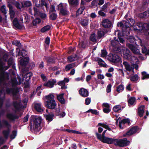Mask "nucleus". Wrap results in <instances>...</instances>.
<instances>
[{
	"label": "nucleus",
	"instance_id": "obj_1",
	"mask_svg": "<svg viewBox=\"0 0 149 149\" xmlns=\"http://www.w3.org/2000/svg\"><path fill=\"white\" fill-rule=\"evenodd\" d=\"M46 98L47 100L45 102V104L47 107L50 109H54L57 104L53 95L50 94L46 96Z\"/></svg>",
	"mask_w": 149,
	"mask_h": 149
},
{
	"label": "nucleus",
	"instance_id": "obj_2",
	"mask_svg": "<svg viewBox=\"0 0 149 149\" xmlns=\"http://www.w3.org/2000/svg\"><path fill=\"white\" fill-rule=\"evenodd\" d=\"M132 20V23H129L127 24V23L125 25V27L126 28V30H125L123 28L122 29V31L121 32H120V31L118 30L117 31H116V33H117V34L118 36V38L119 40V41L121 43H123L124 42V41L123 39L120 37V36H124L125 35H127V33L126 31V30L127 31L129 29V27H130L134 23V21L132 19H130V20L131 21V20ZM127 21L129 22V21H128L127 20Z\"/></svg>",
	"mask_w": 149,
	"mask_h": 149
},
{
	"label": "nucleus",
	"instance_id": "obj_3",
	"mask_svg": "<svg viewBox=\"0 0 149 149\" xmlns=\"http://www.w3.org/2000/svg\"><path fill=\"white\" fill-rule=\"evenodd\" d=\"M41 119L39 117H37L34 120L33 122V128L35 131L38 132L41 129Z\"/></svg>",
	"mask_w": 149,
	"mask_h": 149
},
{
	"label": "nucleus",
	"instance_id": "obj_4",
	"mask_svg": "<svg viewBox=\"0 0 149 149\" xmlns=\"http://www.w3.org/2000/svg\"><path fill=\"white\" fill-rule=\"evenodd\" d=\"M13 3L15 5L18 9H20L22 7H28L31 5V2L29 1H24L23 2L22 4H20L18 2L13 1Z\"/></svg>",
	"mask_w": 149,
	"mask_h": 149
},
{
	"label": "nucleus",
	"instance_id": "obj_5",
	"mask_svg": "<svg viewBox=\"0 0 149 149\" xmlns=\"http://www.w3.org/2000/svg\"><path fill=\"white\" fill-rule=\"evenodd\" d=\"M115 143V145L123 147L128 145L130 142L127 140L126 139H124L120 140L116 139Z\"/></svg>",
	"mask_w": 149,
	"mask_h": 149
},
{
	"label": "nucleus",
	"instance_id": "obj_6",
	"mask_svg": "<svg viewBox=\"0 0 149 149\" xmlns=\"http://www.w3.org/2000/svg\"><path fill=\"white\" fill-rule=\"evenodd\" d=\"M108 59L110 61L113 63H117L120 61V58L117 55L110 54L109 55Z\"/></svg>",
	"mask_w": 149,
	"mask_h": 149
},
{
	"label": "nucleus",
	"instance_id": "obj_7",
	"mask_svg": "<svg viewBox=\"0 0 149 149\" xmlns=\"http://www.w3.org/2000/svg\"><path fill=\"white\" fill-rule=\"evenodd\" d=\"M67 5L64 3H60L57 5V9L60 10L61 13L63 15H65L68 14V12L65 9V7Z\"/></svg>",
	"mask_w": 149,
	"mask_h": 149
},
{
	"label": "nucleus",
	"instance_id": "obj_8",
	"mask_svg": "<svg viewBox=\"0 0 149 149\" xmlns=\"http://www.w3.org/2000/svg\"><path fill=\"white\" fill-rule=\"evenodd\" d=\"M128 60L131 61V64H132L133 66L135 68L136 70H137L138 68L137 64L139 63V61L137 58L131 56Z\"/></svg>",
	"mask_w": 149,
	"mask_h": 149
},
{
	"label": "nucleus",
	"instance_id": "obj_9",
	"mask_svg": "<svg viewBox=\"0 0 149 149\" xmlns=\"http://www.w3.org/2000/svg\"><path fill=\"white\" fill-rule=\"evenodd\" d=\"M123 64L125 67L126 70L128 71H132L134 72V70L135 68L133 66L132 64L130 65L127 62L124 61L123 62Z\"/></svg>",
	"mask_w": 149,
	"mask_h": 149
},
{
	"label": "nucleus",
	"instance_id": "obj_10",
	"mask_svg": "<svg viewBox=\"0 0 149 149\" xmlns=\"http://www.w3.org/2000/svg\"><path fill=\"white\" fill-rule=\"evenodd\" d=\"M127 45L131 49L134 54H140V52L137 47H135L133 45L129 43H127Z\"/></svg>",
	"mask_w": 149,
	"mask_h": 149
},
{
	"label": "nucleus",
	"instance_id": "obj_11",
	"mask_svg": "<svg viewBox=\"0 0 149 149\" xmlns=\"http://www.w3.org/2000/svg\"><path fill=\"white\" fill-rule=\"evenodd\" d=\"M121 50V52H123V56L124 58L128 60L130 58L131 56V53L130 50L127 49H122Z\"/></svg>",
	"mask_w": 149,
	"mask_h": 149
},
{
	"label": "nucleus",
	"instance_id": "obj_12",
	"mask_svg": "<svg viewBox=\"0 0 149 149\" xmlns=\"http://www.w3.org/2000/svg\"><path fill=\"white\" fill-rule=\"evenodd\" d=\"M116 139L106 137L104 139H102L101 141L104 143L107 144H114L115 145V142Z\"/></svg>",
	"mask_w": 149,
	"mask_h": 149
},
{
	"label": "nucleus",
	"instance_id": "obj_13",
	"mask_svg": "<svg viewBox=\"0 0 149 149\" xmlns=\"http://www.w3.org/2000/svg\"><path fill=\"white\" fill-rule=\"evenodd\" d=\"M13 1L12 2H10H10L8 1V6L10 9V14L11 19L13 18L15 15V13L13 10V7L12 5V4H13Z\"/></svg>",
	"mask_w": 149,
	"mask_h": 149
},
{
	"label": "nucleus",
	"instance_id": "obj_14",
	"mask_svg": "<svg viewBox=\"0 0 149 149\" xmlns=\"http://www.w3.org/2000/svg\"><path fill=\"white\" fill-rule=\"evenodd\" d=\"M147 25V24L146 23L143 24L142 23H137V26H138V28L137 29H134V31L138 30L141 31L143 29L147 30L146 27V26Z\"/></svg>",
	"mask_w": 149,
	"mask_h": 149
},
{
	"label": "nucleus",
	"instance_id": "obj_15",
	"mask_svg": "<svg viewBox=\"0 0 149 149\" xmlns=\"http://www.w3.org/2000/svg\"><path fill=\"white\" fill-rule=\"evenodd\" d=\"M138 130L139 129L137 127H133L127 132L126 134L128 136L131 135L136 133Z\"/></svg>",
	"mask_w": 149,
	"mask_h": 149
},
{
	"label": "nucleus",
	"instance_id": "obj_16",
	"mask_svg": "<svg viewBox=\"0 0 149 149\" xmlns=\"http://www.w3.org/2000/svg\"><path fill=\"white\" fill-rule=\"evenodd\" d=\"M79 94L84 97H86L88 96L89 93L88 91L84 88H81L79 91Z\"/></svg>",
	"mask_w": 149,
	"mask_h": 149
},
{
	"label": "nucleus",
	"instance_id": "obj_17",
	"mask_svg": "<svg viewBox=\"0 0 149 149\" xmlns=\"http://www.w3.org/2000/svg\"><path fill=\"white\" fill-rule=\"evenodd\" d=\"M103 26L105 28H109L111 26V22L107 19L104 20L102 22Z\"/></svg>",
	"mask_w": 149,
	"mask_h": 149
},
{
	"label": "nucleus",
	"instance_id": "obj_18",
	"mask_svg": "<svg viewBox=\"0 0 149 149\" xmlns=\"http://www.w3.org/2000/svg\"><path fill=\"white\" fill-rule=\"evenodd\" d=\"M33 1L35 3L36 6L37 7H39L42 5H45L47 9H48V6L47 4L46 3L44 0H39L40 3H37L36 0H33Z\"/></svg>",
	"mask_w": 149,
	"mask_h": 149
},
{
	"label": "nucleus",
	"instance_id": "obj_19",
	"mask_svg": "<svg viewBox=\"0 0 149 149\" xmlns=\"http://www.w3.org/2000/svg\"><path fill=\"white\" fill-rule=\"evenodd\" d=\"M130 123V121L128 119H124L119 122V126L120 128L123 129L124 127V124L125 123H128L129 124Z\"/></svg>",
	"mask_w": 149,
	"mask_h": 149
},
{
	"label": "nucleus",
	"instance_id": "obj_20",
	"mask_svg": "<svg viewBox=\"0 0 149 149\" xmlns=\"http://www.w3.org/2000/svg\"><path fill=\"white\" fill-rule=\"evenodd\" d=\"M56 83V81L53 80L52 81H49L45 83L44 86L51 88L53 87L54 85Z\"/></svg>",
	"mask_w": 149,
	"mask_h": 149
},
{
	"label": "nucleus",
	"instance_id": "obj_21",
	"mask_svg": "<svg viewBox=\"0 0 149 149\" xmlns=\"http://www.w3.org/2000/svg\"><path fill=\"white\" fill-rule=\"evenodd\" d=\"M116 38H115L111 42V46L114 47L113 49L114 50H116L115 48H117L118 49V45L119 44V41L116 39Z\"/></svg>",
	"mask_w": 149,
	"mask_h": 149
},
{
	"label": "nucleus",
	"instance_id": "obj_22",
	"mask_svg": "<svg viewBox=\"0 0 149 149\" xmlns=\"http://www.w3.org/2000/svg\"><path fill=\"white\" fill-rule=\"evenodd\" d=\"M79 0H68L69 4L72 6H76L79 4Z\"/></svg>",
	"mask_w": 149,
	"mask_h": 149
},
{
	"label": "nucleus",
	"instance_id": "obj_23",
	"mask_svg": "<svg viewBox=\"0 0 149 149\" xmlns=\"http://www.w3.org/2000/svg\"><path fill=\"white\" fill-rule=\"evenodd\" d=\"M29 61V58L28 57L23 58L20 61V62L22 65H25L28 63Z\"/></svg>",
	"mask_w": 149,
	"mask_h": 149
},
{
	"label": "nucleus",
	"instance_id": "obj_24",
	"mask_svg": "<svg viewBox=\"0 0 149 149\" xmlns=\"http://www.w3.org/2000/svg\"><path fill=\"white\" fill-rule=\"evenodd\" d=\"M145 106L144 105L141 106L138 109V113L140 117H142L144 112Z\"/></svg>",
	"mask_w": 149,
	"mask_h": 149
},
{
	"label": "nucleus",
	"instance_id": "obj_25",
	"mask_svg": "<svg viewBox=\"0 0 149 149\" xmlns=\"http://www.w3.org/2000/svg\"><path fill=\"white\" fill-rule=\"evenodd\" d=\"M56 115L60 118H63L65 115V113L63 111L61 113L60 112V110L59 109H57L56 110Z\"/></svg>",
	"mask_w": 149,
	"mask_h": 149
},
{
	"label": "nucleus",
	"instance_id": "obj_26",
	"mask_svg": "<svg viewBox=\"0 0 149 149\" xmlns=\"http://www.w3.org/2000/svg\"><path fill=\"white\" fill-rule=\"evenodd\" d=\"M64 93H62L57 96V99L62 104H64L65 101L63 97Z\"/></svg>",
	"mask_w": 149,
	"mask_h": 149
},
{
	"label": "nucleus",
	"instance_id": "obj_27",
	"mask_svg": "<svg viewBox=\"0 0 149 149\" xmlns=\"http://www.w3.org/2000/svg\"><path fill=\"white\" fill-rule=\"evenodd\" d=\"M35 107L36 110L38 112H41L43 111L40 104L36 103L35 105Z\"/></svg>",
	"mask_w": 149,
	"mask_h": 149
},
{
	"label": "nucleus",
	"instance_id": "obj_28",
	"mask_svg": "<svg viewBox=\"0 0 149 149\" xmlns=\"http://www.w3.org/2000/svg\"><path fill=\"white\" fill-rule=\"evenodd\" d=\"M107 32V30L105 29H103L102 30L99 31L97 33L98 36L101 37L104 36V34Z\"/></svg>",
	"mask_w": 149,
	"mask_h": 149
},
{
	"label": "nucleus",
	"instance_id": "obj_29",
	"mask_svg": "<svg viewBox=\"0 0 149 149\" xmlns=\"http://www.w3.org/2000/svg\"><path fill=\"white\" fill-rule=\"evenodd\" d=\"M45 116L47 120L48 121L50 122L52 121L54 115L52 113H51L49 114L45 115Z\"/></svg>",
	"mask_w": 149,
	"mask_h": 149
},
{
	"label": "nucleus",
	"instance_id": "obj_30",
	"mask_svg": "<svg viewBox=\"0 0 149 149\" xmlns=\"http://www.w3.org/2000/svg\"><path fill=\"white\" fill-rule=\"evenodd\" d=\"M128 103L130 105L135 104L136 103V99L134 97H131L128 100Z\"/></svg>",
	"mask_w": 149,
	"mask_h": 149
},
{
	"label": "nucleus",
	"instance_id": "obj_31",
	"mask_svg": "<svg viewBox=\"0 0 149 149\" xmlns=\"http://www.w3.org/2000/svg\"><path fill=\"white\" fill-rule=\"evenodd\" d=\"M19 100L18 99L16 101L14 102V106L16 109H17L19 107H22L20 104V102H19Z\"/></svg>",
	"mask_w": 149,
	"mask_h": 149
},
{
	"label": "nucleus",
	"instance_id": "obj_32",
	"mask_svg": "<svg viewBox=\"0 0 149 149\" xmlns=\"http://www.w3.org/2000/svg\"><path fill=\"white\" fill-rule=\"evenodd\" d=\"M13 23L15 27L18 29L20 28V25L18 23L17 18H15L13 19Z\"/></svg>",
	"mask_w": 149,
	"mask_h": 149
},
{
	"label": "nucleus",
	"instance_id": "obj_33",
	"mask_svg": "<svg viewBox=\"0 0 149 149\" xmlns=\"http://www.w3.org/2000/svg\"><path fill=\"white\" fill-rule=\"evenodd\" d=\"M98 63L99 65L103 67H107V66L105 63L101 58L99 59Z\"/></svg>",
	"mask_w": 149,
	"mask_h": 149
},
{
	"label": "nucleus",
	"instance_id": "obj_34",
	"mask_svg": "<svg viewBox=\"0 0 149 149\" xmlns=\"http://www.w3.org/2000/svg\"><path fill=\"white\" fill-rule=\"evenodd\" d=\"M97 138L100 140L101 141L102 139H104L105 138H106V137L105 136V134L103 132L102 133V135L100 134H98L97 133H96Z\"/></svg>",
	"mask_w": 149,
	"mask_h": 149
},
{
	"label": "nucleus",
	"instance_id": "obj_35",
	"mask_svg": "<svg viewBox=\"0 0 149 149\" xmlns=\"http://www.w3.org/2000/svg\"><path fill=\"white\" fill-rule=\"evenodd\" d=\"M142 79H145L149 78V74H147L146 72H142Z\"/></svg>",
	"mask_w": 149,
	"mask_h": 149
},
{
	"label": "nucleus",
	"instance_id": "obj_36",
	"mask_svg": "<svg viewBox=\"0 0 149 149\" xmlns=\"http://www.w3.org/2000/svg\"><path fill=\"white\" fill-rule=\"evenodd\" d=\"M31 76L32 73H27L25 75L24 79H25L26 81H28L31 79Z\"/></svg>",
	"mask_w": 149,
	"mask_h": 149
},
{
	"label": "nucleus",
	"instance_id": "obj_37",
	"mask_svg": "<svg viewBox=\"0 0 149 149\" xmlns=\"http://www.w3.org/2000/svg\"><path fill=\"white\" fill-rule=\"evenodd\" d=\"M57 84L58 85L61 86V89H65L67 88V87L65 85V84L63 80L58 82Z\"/></svg>",
	"mask_w": 149,
	"mask_h": 149
},
{
	"label": "nucleus",
	"instance_id": "obj_38",
	"mask_svg": "<svg viewBox=\"0 0 149 149\" xmlns=\"http://www.w3.org/2000/svg\"><path fill=\"white\" fill-rule=\"evenodd\" d=\"M124 89V86L122 85H120L117 87L116 91L119 93L122 92Z\"/></svg>",
	"mask_w": 149,
	"mask_h": 149
},
{
	"label": "nucleus",
	"instance_id": "obj_39",
	"mask_svg": "<svg viewBox=\"0 0 149 149\" xmlns=\"http://www.w3.org/2000/svg\"><path fill=\"white\" fill-rule=\"evenodd\" d=\"M7 116L8 119L10 120H13L17 118L16 116L11 113H8Z\"/></svg>",
	"mask_w": 149,
	"mask_h": 149
},
{
	"label": "nucleus",
	"instance_id": "obj_40",
	"mask_svg": "<svg viewBox=\"0 0 149 149\" xmlns=\"http://www.w3.org/2000/svg\"><path fill=\"white\" fill-rule=\"evenodd\" d=\"M139 79L138 76L136 74L130 77V80L133 81H137Z\"/></svg>",
	"mask_w": 149,
	"mask_h": 149
},
{
	"label": "nucleus",
	"instance_id": "obj_41",
	"mask_svg": "<svg viewBox=\"0 0 149 149\" xmlns=\"http://www.w3.org/2000/svg\"><path fill=\"white\" fill-rule=\"evenodd\" d=\"M121 109V107L120 105H117L115 106L113 108V111L115 112H118Z\"/></svg>",
	"mask_w": 149,
	"mask_h": 149
},
{
	"label": "nucleus",
	"instance_id": "obj_42",
	"mask_svg": "<svg viewBox=\"0 0 149 149\" xmlns=\"http://www.w3.org/2000/svg\"><path fill=\"white\" fill-rule=\"evenodd\" d=\"M50 29V26L49 25H47L44 26L42 28L41 30V31L42 32H45Z\"/></svg>",
	"mask_w": 149,
	"mask_h": 149
},
{
	"label": "nucleus",
	"instance_id": "obj_43",
	"mask_svg": "<svg viewBox=\"0 0 149 149\" xmlns=\"http://www.w3.org/2000/svg\"><path fill=\"white\" fill-rule=\"evenodd\" d=\"M74 65L73 63L69 64L65 67V70H69L71 68L74 67Z\"/></svg>",
	"mask_w": 149,
	"mask_h": 149
},
{
	"label": "nucleus",
	"instance_id": "obj_44",
	"mask_svg": "<svg viewBox=\"0 0 149 149\" xmlns=\"http://www.w3.org/2000/svg\"><path fill=\"white\" fill-rule=\"evenodd\" d=\"M81 23L83 26H86L88 24V19H83L81 21Z\"/></svg>",
	"mask_w": 149,
	"mask_h": 149
},
{
	"label": "nucleus",
	"instance_id": "obj_45",
	"mask_svg": "<svg viewBox=\"0 0 149 149\" xmlns=\"http://www.w3.org/2000/svg\"><path fill=\"white\" fill-rule=\"evenodd\" d=\"M10 131L9 129H8L7 130H4L3 132V134L5 136V139H6L8 136Z\"/></svg>",
	"mask_w": 149,
	"mask_h": 149
},
{
	"label": "nucleus",
	"instance_id": "obj_46",
	"mask_svg": "<svg viewBox=\"0 0 149 149\" xmlns=\"http://www.w3.org/2000/svg\"><path fill=\"white\" fill-rule=\"evenodd\" d=\"M84 9V8L83 7H81L79 8L77 12V15H78L81 14L83 12Z\"/></svg>",
	"mask_w": 149,
	"mask_h": 149
},
{
	"label": "nucleus",
	"instance_id": "obj_47",
	"mask_svg": "<svg viewBox=\"0 0 149 149\" xmlns=\"http://www.w3.org/2000/svg\"><path fill=\"white\" fill-rule=\"evenodd\" d=\"M90 40L93 42L96 41L95 34L94 33L92 34L90 37Z\"/></svg>",
	"mask_w": 149,
	"mask_h": 149
},
{
	"label": "nucleus",
	"instance_id": "obj_48",
	"mask_svg": "<svg viewBox=\"0 0 149 149\" xmlns=\"http://www.w3.org/2000/svg\"><path fill=\"white\" fill-rule=\"evenodd\" d=\"M79 47L81 48H84L85 47L86 45L83 41H81L79 44Z\"/></svg>",
	"mask_w": 149,
	"mask_h": 149
},
{
	"label": "nucleus",
	"instance_id": "obj_49",
	"mask_svg": "<svg viewBox=\"0 0 149 149\" xmlns=\"http://www.w3.org/2000/svg\"><path fill=\"white\" fill-rule=\"evenodd\" d=\"M40 19L37 18L34 20L33 23L34 25H36V24H38L40 22Z\"/></svg>",
	"mask_w": 149,
	"mask_h": 149
},
{
	"label": "nucleus",
	"instance_id": "obj_50",
	"mask_svg": "<svg viewBox=\"0 0 149 149\" xmlns=\"http://www.w3.org/2000/svg\"><path fill=\"white\" fill-rule=\"evenodd\" d=\"M135 40L134 37L132 36H130L127 39V41L130 43L133 42Z\"/></svg>",
	"mask_w": 149,
	"mask_h": 149
},
{
	"label": "nucleus",
	"instance_id": "obj_51",
	"mask_svg": "<svg viewBox=\"0 0 149 149\" xmlns=\"http://www.w3.org/2000/svg\"><path fill=\"white\" fill-rule=\"evenodd\" d=\"M110 5V3L109 2H107L102 7V9L103 10L106 9L108 6Z\"/></svg>",
	"mask_w": 149,
	"mask_h": 149
},
{
	"label": "nucleus",
	"instance_id": "obj_52",
	"mask_svg": "<svg viewBox=\"0 0 149 149\" xmlns=\"http://www.w3.org/2000/svg\"><path fill=\"white\" fill-rule=\"evenodd\" d=\"M57 16V15L56 13H53L50 15V18L51 19L54 20L56 19Z\"/></svg>",
	"mask_w": 149,
	"mask_h": 149
},
{
	"label": "nucleus",
	"instance_id": "obj_53",
	"mask_svg": "<svg viewBox=\"0 0 149 149\" xmlns=\"http://www.w3.org/2000/svg\"><path fill=\"white\" fill-rule=\"evenodd\" d=\"M17 135V132L15 131H13L11 134L10 135V137L11 139H14Z\"/></svg>",
	"mask_w": 149,
	"mask_h": 149
},
{
	"label": "nucleus",
	"instance_id": "obj_54",
	"mask_svg": "<svg viewBox=\"0 0 149 149\" xmlns=\"http://www.w3.org/2000/svg\"><path fill=\"white\" fill-rule=\"evenodd\" d=\"M107 53L106 50H102L101 54V56L102 57H105L107 56Z\"/></svg>",
	"mask_w": 149,
	"mask_h": 149
},
{
	"label": "nucleus",
	"instance_id": "obj_55",
	"mask_svg": "<svg viewBox=\"0 0 149 149\" xmlns=\"http://www.w3.org/2000/svg\"><path fill=\"white\" fill-rule=\"evenodd\" d=\"M112 86L111 84H109L107 86L106 91L107 93L111 92Z\"/></svg>",
	"mask_w": 149,
	"mask_h": 149
},
{
	"label": "nucleus",
	"instance_id": "obj_56",
	"mask_svg": "<svg viewBox=\"0 0 149 149\" xmlns=\"http://www.w3.org/2000/svg\"><path fill=\"white\" fill-rule=\"evenodd\" d=\"M13 44L18 47H20L21 45V44L20 43V42L17 40H15L13 42Z\"/></svg>",
	"mask_w": 149,
	"mask_h": 149
},
{
	"label": "nucleus",
	"instance_id": "obj_57",
	"mask_svg": "<svg viewBox=\"0 0 149 149\" xmlns=\"http://www.w3.org/2000/svg\"><path fill=\"white\" fill-rule=\"evenodd\" d=\"M103 111L104 113H107L110 111L111 109L110 108V107L103 108Z\"/></svg>",
	"mask_w": 149,
	"mask_h": 149
},
{
	"label": "nucleus",
	"instance_id": "obj_58",
	"mask_svg": "<svg viewBox=\"0 0 149 149\" xmlns=\"http://www.w3.org/2000/svg\"><path fill=\"white\" fill-rule=\"evenodd\" d=\"M87 112H91L93 114H97L98 113V112H97L96 110H93V109H89L87 111Z\"/></svg>",
	"mask_w": 149,
	"mask_h": 149
},
{
	"label": "nucleus",
	"instance_id": "obj_59",
	"mask_svg": "<svg viewBox=\"0 0 149 149\" xmlns=\"http://www.w3.org/2000/svg\"><path fill=\"white\" fill-rule=\"evenodd\" d=\"M141 15H143V16H141L142 17H144L146 16H149V10L145 11L143 14H142Z\"/></svg>",
	"mask_w": 149,
	"mask_h": 149
},
{
	"label": "nucleus",
	"instance_id": "obj_60",
	"mask_svg": "<svg viewBox=\"0 0 149 149\" xmlns=\"http://www.w3.org/2000/svg\"><path fill=\"white\" fill-rule=\"evenodd\" d=\"M1 10L3 13L6 14L7 13L6 8V7L4 6H3L1 7Z\"/></svg>",
	"mask_w": 149,
	"mask_h": 149
},
{
	"label": "nucleus",
	"instance_id": "obj_61",
	"mask_svg": "<svg viewBox=\"0 0 149 149\" xmlns=\"http://www.w3.org/2000/svg\"><path fill=\"white\" fill-rule=\"evenodd\" d=\"M27 54L25 50H23L22 52H19L18 54L19 55H22L23 56H25Z\"/></svg>",
	"mask_w": 149,
	"mask_h": 149
},
{
	"label": "nucleus",
	"instance_id": "obj_62",
	"mask_svg": "<svg viewBox=\"0 0 149 149\" xmlns=\"http://www.w3.org/2000/svg\"><path fill=\"white\" fill-rule=\"evenodd\" d=\"M56 5V4H54V5H51V7L50 9V12H54L55 11V6Z\"/></svg>",
	"mask_w": 149,
	"mask_h": 149
},
{
	"label": "nucleus",
	"instance_id": "obj_63",
	"mask_svg": "<svg viewBox=\"0 0 149 149\" xmlns=\"http://www.w3.org/2000/svg\"><path fill=\"white\" fill-rule=\"evenodd\" d=\"M68 59L70 62H71L74 61L75 59V58L73 56H71L68 57Z\"/></svg>",
	"mask_w": 149,
	"mask_h": 149
},
{
	"label": "nucleus",
	"instance_id": "obj_64",
	"mask_svg": "<svg viewBox=\"0 0 149 149\" xmlns=\"http://www.w3.org/2000/svg\"><path fill=\"white\" fill-rule=\"evenodd\" d=\"M91 99L89 98H87L85 100V104L86 105H88L91 102Z\"/></svg>",
	"mask_w": 149,
	"mask_h": 149
}]
</instances>
